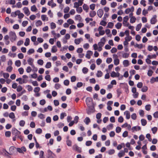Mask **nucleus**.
<instances>
[{"label": "nucleus", "instance_id": "f257e3e1", "mask_svg": "<svg viewBox=\"0 0 158 158\" xmlns=\"http://www.w3.org/2000/svg\"><path fill=\"white\" fill-rule=\"evenodd\" d=\"M10 40L11 42L15 41L17 39V36L14 32L10 31L9 33Z\"/></svg>", "mask_w": 158, "mask_h": 158}, {"label": "nucleus", "instance_id": "f03ea898", "mask_svg": "<svg viewBox=\"0 0 158 158\" xmlns=\"http://www.w3.org/2000/svg\"><path fill=\"white\" fill-rule=\"evenodd\" d=\"M16 150L19 153L23 154L24 152H26L27 150L26 148L23 146L21 148H16Z\"/></svg>", "mask_w": 158, "mask_h": 158}, {"label": "nucleus", "instance_id": "7ed1b4c3", "mask_svg": "<svg viewBox=\"0 0 158 158\" xmlns=\"http://www.w3.org/2000/svg\"><path fill=\"white\" fill-rule=\"evenodd\" d=\"M157 16L156 15L153 16L150 20V23L152 24H155L157 22Z\"/></svg>", "mask_w": 158, "mask_h": 158}, {"label": "nucleus", "instance_id": "20e7f679", "mask_svg": "<svg viewBox=\"0 0 158 158\" xmlns=\"http://www.w3.org/2000/svg\"><path fill=\"white\" fill-rule=\"evenodd\" d=\"M34 60L31 58H29L27 60V62L28 64L31 65L32 68L35 67L34 65L33 64Z\"/></svg>", "mask_w": 158, "mask_h": 158}, {"label": "nucleus", "instance_id": "39448f33", "mask_svg": "<svg viewBox=\"0 0 158 158\" xmlns=\"http://www.w3.org/2000/svg\"><path fill=\"white\" fill-rule=\"evenodd\" d=\"M131 129L132 132H134L135 131H140L141 129V128L140 127L137 126L132 127Z\"/></svg>", "mask_w": 158, "mask_h": 158}, {"label": "nucleus", "instance_id": "423d86ee", "mask_svg": "<svg viewBox=\"0 0 158 158\" xmlns=\"http://www.w3.org/2000/svg\"><path fill=\"white\" fill-rule=\"evenodd\" d=\"M134 10V7L132 6L131 8H128L126 9L125 11V13L127 14H128L130 12H133Z\"/></svg>", "mask_w": 158, "mask_h": 158}, {"label": "nucleus", "instance_id": "0eeeda50", "mask_svg": "<svg viewBox=\"0 0 158 158\" xmlns=\"http://www.w3.org/2000/svg\"><path fill=\"white\" fill-rule=\"evenodd\" d=\"M1 153L4 156L7 157V158H10V156H9V152H7L5 149H3L1 152Z\"/></svg>", "mask_w": 158, "mask_h": 158}, {"label": "nucleus", "instance_id": "6e6552de", "mask_svg": "<svg viewBox=\"0 0 158 158\" xmlns=\"http://www.w3.org/2000/svg\"><path fill=\"white\" fill-rule=\"evenodd\" d=\"M23 10L24 14L27 16H28L30 14V11L27 7H24Z\"/></svg>", "mask_w": 158, "mask_h": 158}, {"label": "nucleus", "instance_id": "1a4fd4ad", "mask_svg": "<svg viewBox=\"0 0 158 158\" xmlns=\"http://www.w3.org/2000/svg\"><path fill=\"white\" fill-rule=\"evenodd\" d=\"M73 150H76L79 152H81V149L77 145L75 144L73 147Z\"/></svg>", "mask_w": 158, "mask_h": 158}, {"label": "nucleus", "instance_id": "9d476101", "mask_svg": "<svg viewBox=\"0 0 158 158\" xmlns=\"http://www.w3.org/2000/svg\"><path fill=\"white\" fill-rule=\"evenodd\" d=\"M93 52L89 50L88 51L86 52L85 57L88 59H89L90 58L91 56L93 55Z\"/></svg>", "mask_w": 158, "mask_h": 158}, {"label": "nucleus", "instance_id": "9b49d317", "mask_svg": "<svg viewBox=\"0 0 158 158\" xmlns=\"http://www.w3.org/2000/svg\"><path fill=\"white\" fill-rule=\"evenodd\" d=\"M85 38L88 40V41L90 43H92L93 42V39L92 38H90V35L88 34H85Z\"/></svg>", "mask_w": 158, "mask_h": 158}, {"label": "nucleus", "instance_id": "f8f14e48", "mask_svg": "<svg viewBox=\"0 0 158 158\" xmlns=\"http://www.w3.org/2000/svg\"><path fill=\"white\" fill-rule=\"evenodd\" d=\"M15 149H16V148L14 147H10L9 149V154L10 155H12L14 152V150Z\"/></svg>", "mask_w": 158, "mask_h": 158}, {"label": "nucleus", "instance_id": "ddd939ff", "mask_svg": "<svg viewBox=\"0 0 158 158\" xmlns=\"http://www.w3.org/2000/svg\"><path fill=\"white\" fill-rule=\"evenodd\" d=\"M98 15L100 18H101L103 14V11L102 9H99L97 11Z\"/></svg>", "mask_w": 158, "mask_h": 158}, {"label": "nucleus", "instance_id": "4468645a", "mask_svg": "<svg viewBox=\"0 0 158 158\" xmlns=\"http://www.w3.org/2000/svg\"><path fill=\"white\" fill-rule=\"evenodd\" d=\"M92 98L89 97H87L86 99V102L88 106L89 105L92 103Z\"/></svg>", "mask_w": 158, "mask_h": 158}, {"label": "nucleus", "instance_id": "2eb2a0df", "mask_svg": "<svg viewBox=\"0 0 158 158\" xmlns=\"http://www.w3.org/2000/svg\"><path fill=\"white\" fill-rule=\"evenodd\" d=\"M83 40L81 38L76 39L74 40V43L78 45Z\"/></svg>", "mask_w": 158, "mask_h": 158}, {"label": "nucleus", "instance_id": "dca6fc26", "mask_svg": "<svg viewBox=\"0 0 158 158\" xmlns=\"http://www.w3.org/2000/svg\"><path fill=\"white\" fill-rule=\"evenodd\" d=\"M155 82H158V77H153L151 79L150 82L151 84L154 83Z\"/></svg>", "mask_w": 158, "mask_h": 158}, {"label": "nucleus", "instance_id": "f3484780", "mask_svg": "<svg viewBox=\"0 0 158 158\" xmlns=\"http://www.w3.org/2000/svg\"><path fill=\"white\" fill-rule=\"evenodd\" d=\"M48 5L51 7L52 8H53L56 6V4L53 2L52 1H49L48 3Z\"/></svg>", "mask_w": 158, "mask_h": 158}, {"label": "nucleus", "instance_id": "a211bd4d", "mask_svg": "<svg viewBox=\"0 0 158 158\" xmlns=\"http://www.w3.org/2000/svg\"><path fill=\"white\" fill-rule=\"evenodd\" d=\"M123 65L125 67H127L130 65L129 62L128 60H124L123 62Z\"/></svg>", "mask_w": 158, "mask_h": 158}, {"label": "nucleus", "instance_id": "6ab92c4d", "mask_svg": "<svg viewBox=\"0 0 158 158\" xmlns=\"http://www.w3.org/2000/svg\"><path fill=\"white\" fill-rule=\"evenodd\" d=\"M122 127H127L128 130H130L131 129V126L130 124H128L127 123H125L122 126Z\"/></svg>", "mask_w": 158, "mask_h": 158}, {"label": "nucleus", "instance_id": "aec40b11", "mask_svg": "<svg viewBox=\"0 0 158 158\" xmlns=\"http://www.w3.org/2000/svg\"><path fill=\"white\" fill-rule=\"evenodd\" d=\"M17 15L18 16V18L19 19H21L24 16V15L22 13H21L19 10H18Z\"/></svg>", "mask_w": 158, "mask_h": 158}, {"label": "nucleus", "instance_id": "412c9836", "mask_svg": "<svg viewBox=\"0 0 158 158\" xmlns=\"http://www.w3.org/2000/svg\"><path fill=\"white\" fill-rule=\"evenodd\" d=\"M83 10L85 11L86 12H88L89 10V6L85 4H84L82 6Z\"/></svg>", "mask_w": 158, "mask_h": 158}, {"label": "nucleus", "instance_id": "4be33fe9", "mask_svg": "<svg viewBox=\"0 0 158 158\" xmlns=\"http://www.w3.org/2000/svg\"><path fill=\"white\" fill-rule=\"evenodd\" d=\"M125 152L123 150L120 151L118 153V156L119 158H121L125 155Z\"/></svg>", "mask_w": 158, "mask_h": 158}, {"label": "nucleus", "instance_id": "5701e85b", "mask_svg": "<svg viewBox=\"0 0 158 158\" xmlns=\"http://www.w3.org/2000/svg\"><path fill=\"white\" fill-rule=\"evenodd\" d=\"M124 114L126 115L127 119H129L130 117V113L128 111H126L124 112Z\"/></svg>", "mask_w": 158, "mask_h": 158}, {"label": "nucleus", "instance_id": "b1692460", "mask_svg": "<svg viewBox=\"0 0 158 158\" xmlns=\"http://www.w3.org/2000/svg\"><path fill=\"white\" fill-rule=\"evenodd\" d=\"M41 18L43 21H48V18L46 15H42L41 16Z\"/></svg>", "mask_w": 158, "mask_h": 158}, {"label": "nucleus", "instance_id": "393cba45", "mask_svg": "<svg viewBox=\"0 0 158 158\" xmlns=\"http://www.w3.org/2000/svg\"><path fill=\"white\" fill-rule=\"evenodd\" d=\"M96 13L95 11L92 10L89 12V16L90 17H94L96 15Z\"/></svg>", "mask_w": 158, "mask_h": 158}, {"label": "nucleus", "instance_id": "a878e982", "mask_svg": "<svg viewBox=\"0 0 158 158\" xmlns=\"http://www.w3.org/2000/svg\"><path fill=\"white\" fill-rule=\"evenodd\" d=\"M84 121L87 125H88L90 123V120L89 117H87L85 118Z\"/></svg>", "mask_w": 158, "mask_h": 158}, {"label": "nucleus", "instance_id": "bb28decb", "mask_svg": "<svg viewBox=\"0 0 158 158\" xmlns=\"http://www.w3.org/2000/svg\"><path fill=\"white\" fill-rule=\"evenodd\" d=\"M30 40L29 38H27L26 39L24 43V45L27 46L29 45L30 44Z\"/></svg>", "mask_w": 158, "mask_h": 158}, {"label": "nucleus", "instance_id": "cd10ccee", "mask_svg": "<svg viewBox=\"0 0 158 158\" xmlns=\"http://www.w3.org/2000/svg\"><path fill=\"white\" fill-rule=\"evenodd\" d=\"M103 75L102 72L100 70L98 71L96 74V76L98 77H101Z\"/></svg>", "mask_w": 158, "mask_h": 158}, {"label": "nucleus", "instance_id": "c85d7f7f", "mask_svg": "<svg viewBox=\"0 0 158 158\" xmlns=\"http://www.w3.org/2000/svg\"><path fill=\"white\" fill-rule=\"evenodd\" d=\"M67 22L69 25H72L74 23V21L71 19H69L67 20Z\"/></svg>", "mask_w": 158, "mask_h": 158}, {"label": "nucleus", "instance_id": "c756f323", "mask_svg": "<svg viewBox=\"0 0 158 158\" xmlns=\"http://www.w3.org/2000/svg\"><path fill=\"white\" fill-rule=\"evenodd\" d=\"M134 47L139 49H141L143 48V45L142 44H136L134 45Z\"/></svg>", "mask_w": 158, "mask_h": 158}, {"label": "nucleus", "instance_id": "7c9ffc66", "mask_svg": "<svg viewBox=\"0 0 158 158\" xmlns=\"http://www.w3.org/2000/svg\"><path fill=\"white\" fill-rule=\"evenodd\" d=\"M31 10L32 12H35L37 10V8L36 6L34 5L31 7Z\"/></svg>", "mask_w": 158, "mask_h": 158}, {"label": "nucleus", "instance_id": "2f4dec72", "mask_svg": "<svg viewBox=\"0 0 158 158\" xmlns=\"http://www.w3.org/2000/svg\"><path fill=\"white\" fill-rule=\"evenodd\" d=\"M42 22L40 20H38L35 23L36 26L37 27L41 26L42 24Z\"/></svg>", "mask_w": 158, "mask_h": 158}, {"label": "nucleus", "instance_id": "473e14b6", "mask_svg": "<svg viewBox=\"0 0 158 158\" xmlns=\"http://www.w3.org/2000/svg\"><path fill=\"white\" fill-rule=\"evenodd\" d=\"M57 51V48L55 46H53L51 49V52L52 53H55Z\"/></svg>", "mask_w": 158, "mask_h": 158}, {"label": "nucleus", "instance_id": "72a5a7b5", "mask_svg": "<svg viewBox=\"0 0 158 158\" xmlns=\"http://www.w3.org/2000/svg\"><path fill=\"white\" fill-rule=\"evenodd\" d=\"M136 20V18L135 16L132 17L130 19V22L131 23H133L135 22Z\"/></svg>", "mask_w": 158, "mask_h": 158}, {"label": "nucleus", "instance_id": "f704fd0d", "mask_svg": "<svg viewBox=\"0 0 158 158\" xmlns=\"http://www.w3.org/2000/svg\"><path fill=\"white\" fill-rule=\"evenodd\" d=\"M15 65L18 67H19L21 65V62L20 60H16L15 62Z\"/></svg>", "mask_w": 158, "mask_h": 158}, {"label": "nucleus", "instance_id": "c9c22d12", "mask_svg": "<svg viewBox=\"0 0 158 158\" xmlns=\"http://www.w3.org/2000/svg\"><path fill=\"white\" fill-rule=\"evenodd\" d=\"M122 26V24L121 23H118L115 25L116 28L117 29H119L121 28Z\"/></svg>", "mask_w": 158, "mask_h": 158}, {"label": "nucleus", "instance_id": "e433bc0d", "mask_svg": "<svg viewBox=\"0 0 158 158\" xmlns=\"http://www.w3.org/2000/svg\"><path fill=\"white\" fill-rule=\"evenodd\" d=\"M35 52L33 48L30 49L27 52V54L30 55L31 54L34 53Z\"/></svg>", "mask_w": 158, "mask_h": 158}, {"label": "nucleus", "instance_id": "4c0bfd02", "mask_svg": "<svg viewBox=\"0 0 158 158\" xmlns=\"http://www.w3.org/2000/svg\"><path fill=\"white\" fill-rule=\"evenodd\" d=\"M142 25V24L141 23L138 24L136 27V30L137 31H139Z\"/></svg>", "mask_w": 158, "mask_h": 158}, {"label": "nucleus", "instance_id": "58836bf2", "mask_svg": "<svg viewBox=\"0 0 158 158\" xmlns=\"http://www.w3.org/2000/svg\"><path fill=\"white\" fill-rule=\"evenodd\" d=\"M113 127V125L112 124H110L107 126V128L108 130H112Z\"/></svg>", "mask_w": 158, "mask_h": 158}, {"label": "nucleus", "instance_id": "ea45409f", "mask_svg": "<svg viewBox=\"0 0 158 158\" xmlns=\"http://www.w3.org/2000/svg\"><path fill=\"white\" fill-rule=\"evenodd\" d=\"M119 60L118 59H117L115 60H114V64L115 65H117L119 64Z\"/></svg>", "mask_w": 158, "mask_h": 158}, {"label": "nucleus", "instance_id": "a19ab883", "mask_svg": "<svg viewBox=\"0 0 158 158\" xmlns=\"http://www.w3.org/2000/svg\"><path fill=\"white\" fill-rule=\"evenodd\" d=\"M156 54H153L152 55H148L147 56V57L148 58L150 59H152V58H156Z\"/></svg>", "mask_w": 158, "mask_h": 158}, {"label": "nucleus", "instance_id": "79ce46f5", "mask_svg": "<svg viewBox=\"0 0 158 158\" xmlns=\"http://www.w3.org/2000/svg\"><path fill=\"white\" fill-rule=\"evenodd\" d=\"M148 90V87L146 86H144L141 89V91L143 92H146Z\"/></svg>", "mask_w": 158, "mask_h": 158}, {"label": "nucleus", "instance_id": "37998d69", "mask_svg": "<svg viewBox=\"0 0 158 158\" xmlns=\"http://www.w3.org/2000/svg\"><path fill=\"white\" fill-rule=\"evenodd\" d=\"M76 11L78 13H80L82 11V9L81 7L76 8Z\"/></svg>", "mask_w": 158, "mask_h": 158}, {"label": "nucleus", "instance_id": "c03bdc74", "mask_svg": "<svg viewBox=\"0 0 158 158\" xmlns=\"http://www.w3.org/2000/svg\"><path fill=\"white\" fill-rule=\"evenodd\" d=\"M108 154L110 155L114 154L115 153V150L114 149H110L107 152Z\"/></svg>", "mask_w": 158, "mask_h": 158}, {"label": "nucleus", "instance_id": "a18cd8bd", "mask_svg": "<svg viewBox=\"0 0 158 158\" xmlns=\"http://www.w3.org/2000/svg\"><path fill=\"white\" fill-rule=\"evenodd\" d=\"M151 130L152 131V133L153 134H155L157 131V127H154L152 128Z\"/></svg>", "mask_w": 158, "mask_h": 158}, {"label": "nucleus", "instance_id": "49530a36", "mask_svg": "<svg viewBox=\"0 0 158 158\" xmlns=\"http://www.w3.org/2000/svg\"><path fill=\"white\" fill-rule=\"evenodd\" d=\"M66 143L68 146L70 147L72 146V142L71 140L69 139L67 140Z\"/></svg>", "mask_w": 158, "mask_h": 158}, {"label": "nucleus", "instance_id": "de8ad7c7", "mask_svg": "<svg viewBox=\"0 0 158 158\" xmlns=\"http://www.w3.org/2000/svg\"><path fill=\"white\" fill-rule=\"evenodd\" d=\"M114 25V24L112 22H109L108 23L107 27L109 28H112L113 27Z\"/></svg>", "mask_w": 158, "mask_h": 158}, {"label": "nucleus", "instance_id": "09e8293b", "mask_svg": "<svg viewBox=\"0 0 158 158\" xmlns=\"http://www.w3.org/2000/svg\"><path fill=\"white\" fill-rule=\"evenodd\" d=\"M47 152L48 154L49 155L52 156V157H53V156H56L55 155L54 153H53L50 150H48Z\"/></svg>", "mask_w": 158, "mask_h": 158}, {"label": "nucleus", "instance_id": "8fccbe9b", "mask_svg": "<svg viewBox=\"0 0 158 158\" xmlns=\"http://www.w3.org/2000/svg\"><path fill=\"white\" fill-rule=\"evenodd\" d=\"M38 117L41 119H44L45 118V116L43 114H40L38 115Z\"/></svg>", "mask_w": 158, "mask_h": 158}, {"label": "nucleus", "instance_id": "3c124183", "mask_svg": "<svg viewBox=\"0 0 158 158\" xmlns=\"http://www.w3.org/2000/svg\"><path fill=\"white\" fill-rule=\"evenodd\" d=\"M22 81V79L21 78H18L16 79V81H19V83L20 84H22V83H25L24 80H23Z\"/></svg>", "mask_w": 158, "mask_h": 158}, {"label": "nucleus", "instance_id": "603ef678", "mask_svg": "<svg viewBox=\"0 0 158 158\" xmlns=\"http://www.w3.org/2000/svg\"><path fill=\"white\" fill-rule=\"evenodd\" d=\"M82 71L84 73L86 74L88 71V69L86 67H84L82 69Z\"/></svg>", "mask_w": 158, "mask_h": 158}, {"label": "nucleus", "instance_id": "864d4df0", "mask_svg": "<svg viewBox=\"0 0 158 158\" xmlns=\"http://www.w3.org/2000/svg\"><path fill=\"white\" fill-rule=\"evenodd\" d=\"M112 61V59L111 57H108L106 60V62L108 64H110Z\"/></svg>", "mask_w": 158, "mask_h": 158}, {"label": "nucleus", "instance_id": "5fc2aeb1", "mask_svg": "<svg viewBox=\"0 0 158 158\" xmlns=\"http://www.w3.org/2000/svg\"><path fill=\"white\" fill-rule=\"evenodd\" d=\"M42 130L40 128L37 129L35 131V132L37 134H40L42 133Z\"/></svg>", "mask_w": 158, "mask_h": 158}, {"label": "nucleus", "instance_id": "6e6d98bb", "mask_svg": "<svg viewBox=\"0 0 158 158\" xmlns=\"http://www.w3.org/2000/svg\"><path fill=\"white\" fill-rule=\"evenodd\" d=\"M44 152L43 151H41L40 152L39 158H45V157L44 156Z\"/></svg>", "mask_w": 158, "mask_h": 158}, {"label": "nucleus", "instance_id": "4d7b16f0", "mask_svg": "<svg viewBox=\"0 0 158 158\" xmlns=\"http://www.w3.org/2000/svg\"><path fill=\"white\" fill-rule=\"evenodd\" d=\"M121 130L122 129L120 127H117L116 128L115 131L116 133H119L121 131Z\"/></svg>", "mask_w": 158, "mask_h": 158}, {"label": "nucleus", "instance_id": "13d9d810", "mask_svg": "<svg viewBox=\"0 0 158 158\" xmlns=\"http://www.w3.org/2000/svg\"><path fill=\"white\" fill-rule=\"evenodd\" d=\"M18 12V10H17L14 12H12L11 14V16L13 17H16L17 15Z\"/></svg>", "mask_w": 158, "mask_h": 158}, {"label": "nucleus", "instance_id": "bf43d9fd", "mask_svg": "<svg viewBox=\"0 0 158 158\" xmlns=\"http://www.w3.org/2000/svg\"><path fill=\"white\" fill-rule=\"evenodd\" d=\"M141 124L143 126H145L147 124V121L145 119H142L141 120Z\"/></svg>", "mask_w": 158, "mask_h": 158}, {"label": "nucleus", "instance_id": "052dcab7", "mask_svg": "<svg viewBox=\"0 0 158 158\" xmlns=\"http://www.w3.org/2000/svg\"><path fill=\"white\" fill-rule=\"evenodd\" d=\"M75 18L76 20L80 21L81 19V18L80 15H76Z\"/></svg>", "mask_w": 158, "mask_h": 158}, {"label": "nucleus", "instance_id": "680f3d73", "mask_svg": "<svg viewBox=\"0 0 158 158\" xmlns=\"http://www.w3.org/2000/svg\"><path fill=\"white\" fill-rule=\"evenodd\" d=\"M52 66L51 63L50 62H48L45 65V67L48 69L51 67Z\"/></svg>", "mask_w": 158, "mask_h": 158}, {"label": "nucleus", "instance_id": "e2e57ef3", "mask_svg": "<svg viewBox=\"0 0 158 158\" xmlns=\"http://www.w3.org/2000/svg\"><path fill=\"white\" fill-rule=\"evenodd\" d=\"M56 27L55 23H54L52 22L51 23V29H54Z\"/></svg>", "mask_w": 158, "mask_h": 158}, {"label": "nucleus", "instance_id": "0e129e2a", "mask_svg": "<svg viewBox=\"0 0 158 158\" xmlns=\"http://www.w3.org/2000/svg\"><path fill=\"white\" fill-rule=\"evenodd\" d=\"M37 63L39 65H42L44 64V61L42 60L39 59L37 60Z\"/></svg>", "mask_w": 158, "mask_h": 158}, {"label": "nucleus", "instance_id": "69168bd1", "mask_svg": "<svg viewBox=\"0 0 158 158\" xmlns=\"http://www.w3.org/2000/svg\"><path fill=\"white\" fill-rule=\"evenodd\" d=\"M141 11H142L140 7L139 8L137 9L136 12V15H140L141 13Z\"/></svg>", "mask_w": 158, "mask_h": 158}, {"label": "nucleus", "instance_id": "338daca9", "mask_svg": "<svg viewBox=\"0 0 158 158\" xmlns=\"http://www.w3.org/2000/svg\"><path fill=\"white\" fill-rule=\"evenodd\" d=\"M8 55L11 57H15L16 56V54L15 53H12L11 52H9L8 54Z\"/></svg>", "mask_w": 158, "mask_h": 158}, {"label": "nucleus", "instance_id": "774afa93", "mask_svg": "<svg viewBox=\"0 0 158 158\" xmlns=\"http://www.w3.org/2000/svg\"><path fill=\"white\" fill-rule=\"evenodd\" d=\"M23 87L21 85H19L17 87V91L18 92H20L22 90H23Z\"/></svg>", "mask_w": 158, "mask_h": 158}]
</instances>
